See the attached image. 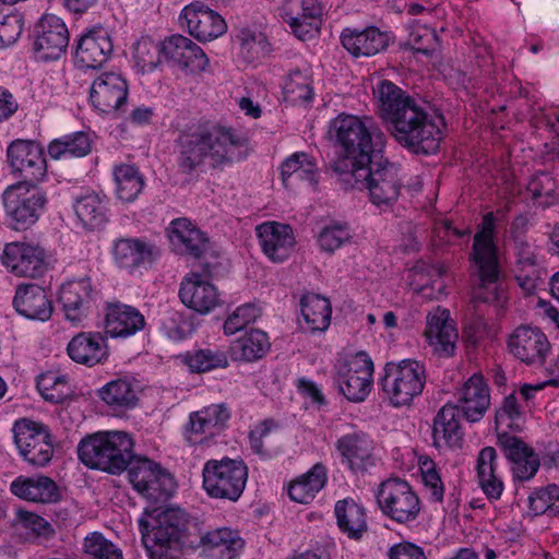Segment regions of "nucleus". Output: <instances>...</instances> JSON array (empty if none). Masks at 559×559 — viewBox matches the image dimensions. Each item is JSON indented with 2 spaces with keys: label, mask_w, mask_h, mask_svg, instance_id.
Listing matches in <instances>:
<instances>
[{
  "label": "nucleus",
  "mask_w": 559,
  "mask_h": 559,
  "mask_svg": "<svg viewBox=\"0 0 559 559\" xmlns=\"http://www.w3.org/2000/svg\"><path fill=\"white\" fill-rule=\"evenodd\" d=\"M373 95L380 117L396 142L415 154L438 151L442 139L441 119L429 115L417 99L389 80H379Z\"/></svg>",
  "instance_id": "f257e3e1"
},
{
  "label": "nucleus",
  "mask_w": 559,
  "mask_h": 559,
  "mask_svg": "<svg viewBox=\"0 0 559 559\" xmlns=\"http://www.w3.org/2000/svg\"><path fill=\"white\" fill-rule=\"evenodd\" d=\"M245 145L246 139L233 128L202 127L180 135L177 165L183 174H192L205 163L222 169L240 159L239 150Z\"/></svg>",
  "instance_id": "f03ea898"
},
{
  "label": "nucleus",
  "mask_w": 559,
  "mask_h": 559,
  "mask_svg": "<svg viewBox=\"0 0 559 559\" xmlns=\"http://www.w3.org/2000/svg\"><path fill=\"white\" fill-rule=\"evenodd\" d=\"M189 515L180 508L145 511L139 519L144 547L151 559H179L190 547Z\"/></svg>",
  "instance_id": "7ed1b4c3"
},
{
  "label": "nucleus",
  "mask_w": 559,
  "mask_h": 559,
  "mask_svg": "<svg viewBox=\"0 0 559 559\" xmlns=\"http://www.w3.org/2000/svg\"><path fill=\"white\" fill-rule=\"evenodd\" d=\"M329 136L341 151L361 162L381 157L385 147V134L370 119L341 114L331 120Z\"/></svg>",
  "instance_id": "20e7f679"
},
{
  "label": "nucleus",
  "mask_w": 559,
  "mask_h": 559,
  "mask_svg": "<svg viewBox=\"0 0 559 559\" xmlns=\"http://www.w3.org/2000/svg\"><path fill=\"white\" fill-rule=\"evenodd\" d=\"M78 456L90 468L118 475L133 457V440L123 431H99L79 442Z\"/></svg>",
  "instance_id": "39448f33"
},
{
  "label": "nucleus",
  "mask_w": 559,
  "mask_h": 559,
  "mask_svg": "<svg viewBox=\"0 0 559 559\" xmlns=\"http://www.w3.org/2000/svg\"><path fill=\"white\" fill-rule=\"evenodd\" d=\"M496 219L493 213L483 217L481 229L474 237L472 260L478 269L480 285L475 298L485 302L499 301L503 290L498 285L499 262L497 247L493 243Z\"/></svg>",
  "instance_id": "423d86ee"
},
{
  "label": "nucleus",
  "mask_w": 559,
  "mask_h": 559,
  "mask_svg": "<svg viewBox=\"0 0 559 559\" xmlns=\"http://www.w3.org/2000/svg\"><path fill=\"white\" fill-rule=\"evenodd\" d=\"M426 381V367L421 361L402 359L385 364L380 384L390 405L402 407L423 393Z\"/></svg>",
  "instance_id": "0eeeda50"
},
{
  "label": "nucleus",
  "mask_w": 559,
  "mask_h": 559,
  "mask_svg": "<svg viewBox=\"0 0 559 559\" xmlns=\"http://www.w3.org/2000/svg\"><path fill=\"white\" fill-rule=\"evenodd\" d=\"M202 487L215 499L237 501L248 480V467L242 460L223 457L209 460L202 469Z\"/></svg>",
  "instance_id": "6e6552de"
},
{
  "label": "nucleus",
  "mask_w": 559,
  "mask_h": 559,
  "mask_svg": "<svg viewBox=\"0 0 559 559\" xmlns=\"http://www.w3.org/2000/svg\"><path fill=\"white\" fill-rule=\"evenodd\" d=\"M2 202L11 228L25 230L44 213L47 197L37 185L16 182L3 191Z\"/></svg>",
  "instance_id": "1a4fd4ad"
},
{
  "label": "nucleus",
  "mask_w": 559,
  "mask_h": 559,
  "mask_svg": "<svg viewBox=\"0 0 559 559\" xmlns=\"http://www.w3.org/2000/svg\"><path fill=\"white\" fill-rule=\"evenodd\" d=\"M334 383L349 402H364L373 384V361L366 352L338 359L334 365Z\"/></svg>",
  "instance_id": "9d476101"
},
{
  "label": "nucleus",
  "mask_w": 559,
  "mask_h": 559,
  "mask_svg": "<svg viewBox=\"0 0 559 559\" xmlns=\"http://www.w3.org/2000/svg\"><path fill=\"white\" fill-rule=\"evenodd\" d=\"M401 169L386 158H373L367 170L358 173L364 177L358 190H368L369 200L380 209L391 207L399 199L403 187Z\"/></svg>",
  "instance_id": "9b49d317"
},
{
  "label": "nucleus",
  "mask_w": 559,
  "mask_h": 559,
  "mask_svg": "<svg viewBox=\"0 0 559 559\" xmlns=\"http://www.w3.org/2000/svg\"><path fill=\"white\" fill-rule=\"evenodd\" d=\"M381 512L399 524L417 520L421 502L413 487L404 479L394 477L382 481L377 492Z\"/></svg>",
  "instance_id": "f8f14e48"
},
{
  "label": "nucleus",
  "mask_w": 559,
  "mask_h": 559,
  "mask_svg": "<svg viewBox=\"0 0 559 559\" xmlns=\"http://www.w3.org/2000/svg\"><path fill=\"white\" fill-rule=\"evenodd\" d=\"M128 477L133 489L151 502H165L175 491L173 475L159 463L147 457L131 460Z\"/></svg>",
  "instance_id": "ddd939ff"
},
{
  "label": "nucleus",
  "mask_w": 559,
  "mask_h": 559,
  "mask_svg": "<svg viewBox=\"0 0 559 559\" xmlns=\"http://www.w3.org/2000/svg\"><path fill=\"white\" fill-rule=\"evenodd\" d=\"M14 442L20 454L31 465L46 466L53 456V445L48 429L27 418L15 421Z\"/></svg>",
  "instance_id": "4468645a"
},
{
  "label": "nucleus",
  "mask_w": 559,
  "mask_h": 559,
  "mask_svg": "<svg viewBox=\"0 0 559 559\" xmlns=\"http://www.w3.org/2000/svg\"><path fill=\"white\" fill-rule=\"evenodd\" d=\"M1 261L10 273L29 278L43 276L49 266L46 250L38 243L25 241L7 243Z\"/></svg>",
  "instance_id": "2eb2a0df"
},
{
  "label": "nucleus",
  "mask_w": 559,
  "mask_h": 559,
  "mask_svg": "<svg viewBox=\"0 0 559 559\" xmlns=\"http://www.w3.org/2000/svg\"><path fill=\"white\" fill-rule=\"evenodd\" d=\"M7 156L12 171L23 180L37 185L47 175V163L39 143L29 140H15L8 150Z\"/></svg>",
  "instance_id": "dca6fc26"
},
{
  "label": "nucleus",
  "mask_w": 559,
  "mask_h": 559,
  "mask_svg": "<svg viewBox=\"0 0 559 559\" xmlns=\"http://www.w3.org/2000/svg\"><path fill=\"white\" fill-rule=\"evenodd\" d=\"M97 295L96 287L87 276L63 283L59 289L58 300L64 318L74 324L81 323L90 314Z\"/></svg>",
  "instance_id": "f3484780"
},
{
  "label": "nucleus",
  "mask_w": 559,
  "mask_h": 559,
  "mask_svg": "<svg viewBox=\"0 0 559 559\" xmlns=\"http://www.w3.org/2000/svg\"><path fill=\"white\" fill-rule=\"evenodd\" d=\"M509 353L526 365H543L550 352L545 333L536 326L521 324L507 341Z\"/></svg>",
  "instance_id": "a211bd4d"
},
{
  "label": "nucleus",
  "mask_w": 559,
  "mask_h": 559,
  "mask_svg": "<svg viewBox=\"0 0 559 559\" xmlns=\"http://www.w3.org/2000/svg\"><path fill=\"white\" fill-rule=\"evenodd\" d=\"M69 44V32L64 22L53 15H44L34 31L33 49L43 61L56 60L62 56Z\"/></svg>",
  "instance_id": "6ab92c4d"
},
{
  "label": "nucleus",
  "mask_w": 559,
  "mask_h": 559,
  "mask_svg": "<svg viewBox=\"0 0 559 559\" xmlns=\"http://www.w3.org/2000/svg\"><path fill=\"white\" fill-rule=\"evenodd\" d=\"M335 449L341 456L342 464L353 473H365L377 464L374 442L364 431L343 435L336 440Z\"/></svg>",
  "instance_id": "aec40b11"
},
{
  "label": "nucleus",
  "mask_w": 559,
  "mask_h": 559,
  "mask_svg": "<svg viewBox=\"0 0 559 559\" xmlns=\"http://www.w3.org/2000/svg\"><path fill=\"white\" fill-rule=\"evenodd\" d=\"M127 80L116 72H104L94 79L90 88L92 105L104 114L119 111L127 104Z\"/></svg>",
  "instance_id": "412c9836"
},
{
  "label": "nucleus",
  "mask_w": 559,
  "mask_h": 559,
  "mask_svg": "<svg viewBox=\"0 0 559 559\" xmlns=\"http://www.w3.org/2000/svg\"><path fill=\"white\" fill-rule=\"evenodd\" d=\"M322 5L318 0H284L281 16L300 40H307L319 32Z\"/></svg>",
  "instance_id": "4be33fe9"
},
{
  "label": "nucleus",
  "mask_w": 559,
  "mask_h": 559,
  "mask_svg": "<svg viewBox=\"0 0 559 559\" xmlns=\"http://www.w3.org/2000/svg\"><path fill=\"white\" fill-rule=\"evenodd\" d=\"M180 19L186 23L189 34L199 41H211L227 31L223 16L201 1L186 5Z\"/></svg>",
  "instance_id": "5701e85b"
},
{
  "label": "nucleus",
  "mask_w": 559,
  "mask_h": 559,
  "mask_svg": "<svg viewBox=\"0 0 559 559\" xmlns=\"http://www.w3.org/2000/svg\"><path fill=\"white\" fill-rule=\"evenodd\" d=\"M425 336L436 355L440 357L454 355L459 334L448 309L437 307L427 314Z\"/></svg>",
  "instance_id": "b1692460"
},
{
  "label": "nucleus",
  "mask_w": 559,
  "mask_h": 559,
  "mask_svg": "<svg viewBox=\"0 0 559 559\" xmlns=\"http://www.w3.org/2000/svg\"><path fill=\"white\" fill-rule=\"evenodd\" d=\"M498 445L511 464L514 479L525 481L535 476L540 466L539 457L523 440L502 433L498 436Z\"/></svg>",
  "instance_id": "393cba45"
},
{
  "label": "nucleus",
  "mask_w": 559,
  "mask_h": 559,
  "mask_svg": "<svg viewBox=\"0 0 559 559\" xmlns=\"http://www.w3.org/2000/svg\"><path fill=\"white\" fill-rule=\"evenodd\" d=\"M263 253L273 262L285 261L296 245L293 228L278 222H265L255 227Z\"/></svg>",
  "instance_id": "a878e982"
},
{
  "label": "nucleus",
  "mask_w": 559,
  "mask_h": 559,
  "mask_svg": "<svg viewBox=\"0 0 559 559\" xmlns=\"http://www.w3.org/2000/svg\"><path fill=\"white\" fill-rule=\"evenodd\" d=\"M104 311V331L110 337L127 338L145 328V317L135 307L111 302L106 305Z\"/></svg>",
  "instance_id": "bb28decb"
},
{
  "label": "nucleus",
  "mask_w": 559,
  "mask_h": 559,
  "mask_svg": "<svg viewBox=\"0 0 559 559\" xmlns=\"http://www.w3.org/2000/svg\"><path fill=\"white\" fill-rule=\"evenodd\" d=\"M228 409L221 404L211 405L190 415L185 437L190 444H202L219 433L229 419Z\"/></svg>",
  "instance_id": "cd10ccee"
},
{
  "label": "nucleus",
  "mask_w": 559,
  "mask_h": 559,
  "mask_svg": "<svg viewBox=\"0 0 559 559\" xmlns=\"http://www.w3.org/2000/svg\"><path fill=\"white\" fill-rule=\"evenodd\" d=\"M164 56L190 73L206 70L209 58L202 48L183 35H171L164 40Z\"/></svg>",
  "instance_id": "c85d7f7f"
},
{
  "label": "nucleus",
  "mask_w": 559,
  "mask_h": 559,
  "mask_svg": "<svg viewBox=\"0 0 559 559\" xmlns=\"http://www.w3.org/2000/svg\"><path fill=\"white\" fill-rule=\"evenodd\" d=\"M179 298L188 308L202 314L211 312L219 305L217 288L197 273L182 280Z\"/></svg>",
  "instance_id": "c756f323"
},
{
  "label": "nucleus",
  "mask_w": 559,
  "mask_h": 559,
  "mask_svg": "<svg viewBox=\"0 0 559 559\" xmlns=\"http://www.w3.org/2000/svg\"><path fill=\"white\" fill-rule=\"evenodd\" d=\"M12 305L19 314L43 322L51 318L53 310L46 289L33 283L16 287Z\"/></svg>",
  "instance_id": "7c9ffc66"
},
{
  "label": "nucleus",
  "mask_w": 559,
  "mask_h": 559,
  "mask_svg": "<svg viewBox=\"0 0 559 559\" xmlns=\"http://www.w3.org/2000/svg\"><path fill=\"white\" fill-rule=\"evenodd\" d=\"M490 405L489 388L479 373L467 379L459 391L457 407L467 421H479Z\"/></svg>",
  "instance_id": "2f4dec72"
},
{
  "label": "nucleus",
  "mask_w": 559,
  "mask_h": 559,
  "mask_svg": "<svg viewBox=\"0 0 559 559\" xmlns=\"http://www.w3.org/2000/svg\"><path fill=\"white\" fill-rule=\"evenodd\" d=\"M111 52L112 43L107 29L95 27L79 40L75 60L82 68L96 69L107 61Z\"/></svg>",
  "instance_id": "473e14b6"
},
{
  "label": "nucleus",
  "mask_w": 559,
  "mask_h": 559,
  "mask_svg": "<svg viewBox=\"0 0 559 559\" xmlns=\"http://www.w3.org/2000/svg\"><path fill=\"white\" fill-rule=\"evenodd\" d=\"M69 357L88 367L104 362L109 355L106 337L99 332H80L67 346Z\"/></svg>",
  "instance_id": "72a5a7b5"
},
{
  "label": "nucleus",
  "mask_w": 559,
  "mask_h": 559,
  "mask_svg": "<svg viewBox=\"0 0 559 559\" xmlns=\"http://www.w3.org/2000/svg\"><path fill=\"white\" fill-rule=\"evenodd\" d=\"M389 39L388 34L377 27L345 28L341 34L343 47L356 58L379 53L388 47Z\"/></svg>",
  "instance_id": "f704fd0d"
},
{
  "label": "nucleus",
  "mask_w": 559,
  "mask_h": 559,
  "mask_svg": "<svg viewBox=\"0 0 559 559\" xmlns=\"http://www.w3.org/2000/svg\"><path fill=\"white\" fill-rule=\"evenodd\" d=\"M115 262L130 273L146 267L153 261V247L139 238H121L112 247Z\"/></svg>",
  "instance_id": "c9c22d12"
},
{
  "label": "nucleus",
  "mask_w": 559,
  "mask_h": 559,
  "mask_svg": "<svg viewBox=\"0 0 559 559\" xmlns=\"http://www.w3.org/2000/svg\"><path fill=\"white\" fill-rule=\"evenodd\" d=\"M460 409L451 403H447L437 414L433 420L432 438L436 448H455L462 440L460 428Z\"/></svg>",
  "instance_id": "e433bc0d"
},
{
  "label": "nucleus",
  "mask_w": 559,
  "mask_h": 559,
  "mask_svg": "<svg viewBox=\"0 0 559 559\" xmlns=\"http://www.w3.org/2000/svg\"><path fill=\"white\" fill-rule=\"evenodd\" d=\"M10 489L14 496L32 502L51 503L59 498L56 483L46 476H20L11 483Z\"/></svg>",
  "instance_id": "4c0bfd02"
},
{
  "label": "nucleus",
  "mask_w": 559,
  "mask_h": 559,
  "mask_svg": "<svg viewBox=\"0 0 559 559\" xmlns=\"http://www.w3.org/2000/svg\"><path fill=\"white\" fill-rule=\"evenodd\" d=\"M445 274L442 265L417 263L409 270V284L414 292L429 299H438L444 294L445 285L441 277Z\"/></svg>",
  "instance_id": "58836bf2"
},
{
  "label": "nucleus",
  "mask_w": 559,
  "mask_h": 559,
  "mask_svg": "<svg viewBox=\"0 0 559 559\" xmlns=\"http://www.w3.org/2000/svg\"><path fill=\"white\" fill-rule=\"evenodd\" d=\"M205 550L214 551L219 559H236L245 546L238 531L229 527H219L206 532L200 538Z\"/></svg>",
  "instance_id": "ea45409f"
},
{
  "label": "nucleus",
  "mask_w": 559,
  "mask_h": 559,
  "mask_svg": "<svg viewBox=\"0 0 559 559\" xmlns=\"http://www.w3.org/2000/svg\"><path fill=\"white\" fill-rule=\"evenodd\" d=\"M334 513L338 528L349 538L359 539L367 531L366 510L353 498L338 500Z\"/></svg>",
  "instance_id": "a19ab883"
},
{
  "label": "nucleus",
  "mask_w": 559,
  "mask_h": 559,
  "mask_svg": "<svg viewBox=\"0 0 559 559\" xmlns=\"http://www.w3.org/2000/svg\"><path fill=\"white\" fill-rule=\"evenodd\" d=\"M169 238L181 253L195 258L200 257L206 248L204 234L187 218H177L171 222Z\"/></svg>",
  "instance_id": "79ce46f5"
},
{
  "label": "nucleus",
  "mask_w": 559,
  "mask_h": 559,
  "mask_svg": "<svg viewBox=\"0 0 559 559\" xmlns=\"http://www.w3.org/2000/svg\"><path fill=\"white\" fill-rule=\"evenodd\" d=\"M326 480V467L321 463H317L307 473L290 483L288 495L292 500L307 504L325 486Z\"/></svg>",
  "instance_id": "37998d69"
},
{
  "label": "nucleus",
  "mask_w": 559,
  "mask_h": 559,
  "mask_svg": "<svg viewBox=\"0 0 559 559\" xmlns=\"http://www.w3.org/2000/svg\"><path fill=\"white\" fill-rule=\"evenodd\" d=\"M497 452L492 447H485L477 457L478 484L490 500H498L503 491V483L496 475Z\"/></svg>",
  "instance_id": "c03bdc74"
},
{
  "label": "nucleus",
  "mask_w": 559,
  "mask_h": 559,
  "mask_svg": "<svg viewBox=\"0 0 559 559\" xmlns=\"http://www.w3.org/2000/svg\"><path fill=\"white\" fill-rule=\"evenodd\" d=\"M269 336L265 332L252 329L230 345V356L234 360L254 361L262 358L270 349Z\"/></svg>",
  "instance_id": "a18cd8bd"
},
{
  "label": "nucleus",
  "mask_w": 559,
  "mask_h": 559,
  "mask_svg": "<svg viewBox=\"0 0 559 559\" xmlns=\"http://www.w3.org/2000/svg\"><path fill=\"white\" fill-rule=\"evenodd\" d=\"M282 179L285 186L290 181H307L316 187L318 183V166L316 159L304 152L294 153L281 166Z\"/></svg>",
  "instance_id": "49530a36"
},
{
  "label": "nucleus",
  "mask_w": 559,
  "mask_h": 559,
  "mask_svg": "<svg viewBox=\"0 0 559 559\" xmlns=\"http://www.w3.org/2000/svg\"><path fill=\"white\" fill-rule=\"evenodd\" d=\"M75 215L86 229H95L107 222V207L95 192L83 194L73 204Z\"/></svg>",
  "instance_id": "de8ad7c7"
},
{
  "label": "nucleus",
  "mask_w": 559,
  "mask_h": 559,
  "mask_svg": "<svg viewBox=\"0 0 559 559\" xmlns=\"http://www.w3.org/2000/svg\"><path fill=\"white\" fill-rule=\"evenodd\" d=\"M116 194L122 202H133L142 192L145 180L138 167L120 164L114 167Z\"/></svg>",
  "instance_id": "09e8293b"
},
{
  "label": "nucleus",
  "mask_w": 559,
  "mask_h": 559,
  "mask_svg": "<svg viewBox=\"0 0 559 559\" xmlns=\"http://www.w3.org/2000/svg\"><path fill=\"white\" fill-rule=\"evenodd\" d=\"M92 150L90 135L84 132L66 134L52 140L48 145V154L52 159L83 157Z\"/></svg>",
  "instance_id": "8fccbe9b"
},
{
  "label": "nucleus",
  "mask_w": 559,
  "mask_h": 559,
  "mask_svg": "<svg viewBox=\"0 0 559 559\" xmlns=\"http://www.w3.org/2000/svg\"><path fill=\"white\" fill-rule=\"evenodd\" d=\"M285 102L290 105H306L313 98L311 75L307 69H295L290 71L283 85Z\"/></svg>",
  "instance_id": "3c124183"
},
{
  "label": "nucleus",
  "mask_w": 559,
  "mask_h": 559,
  "mask_svg": "<svg viewBox=\"0 0 559 559\" xmlns=\"http://www.w3.org/2000/svg\"><path fill=\"white\" fill-rule=\"evenodd\" d=\"M301 314L311 331H324L331 321V304L329 299L316 294L301 298Z\"/></svg>",
  "instance_id": "603ef678"
},
{
  "label": "nucleus",
  "mask_w": 559,
  "mask_h": 559,
  "mask_svg": "<svg viewBox=\"0 0 559 559\" xmlns=\"http://www.w3.org/2000/svg\"><path fill=\"white\" fill-rule=\"evenodd\" d=\"M102 400L116 408H132L138 403L136 388L128 379H117L108 382L100 390Z\"/></svg>",
  "instance_id": "864d4df0"
},
{
  "label": "nucleus",
  "mask_w": 559,
  "mask_h": 559,
  "mask_svg": "<svg viewBox=\"0 0 559 559\" xmlns=\"http://www.w3.org/2000/svg\"><path fill=\"white\" fill-rule=\"evenodd\" d=\"M369 162L358 160V158H354L350 154L342 152L331 167L343 182L345 189H358L364 179V177L358 176V173L367 170Z\"/></svg>",
  "instance_id": "5fc2aeb1"
},
{
  "label": "nucleus",
  "mask_w": 559,
  "mask_h": 559,
  "mask_svg": "<svg viewBox=\"0 0 559 559\" xmlns=\"http://www.w3.org/2000/svg\"><path fill=\"white\" fill-rule=\"evenodd\" d=\"M82 552L86 559H124L121 548L100 532H92L84 537Z\"/></svg>",
  "instance_id": "6e6d98bb"
},
{
  "label": "nucleus",
  "mask_w": 559,
  "mask_h": 559,
  "mask_svg": "<svg viewBox=\"0 0 559 559\" xmlns=\"http://www.w3.org/2000/svg\"><path fill=\"white\" fill-rule=\"evenodd\" d=\"M185 364L192 372H207L217 368H226L228 359L224 352L219 349H198L187 353L183 358Z\"/></svg>",
  "instance_id": "4d7b16f0"
},
{
  "label": "nucleus",
  "mask_w": 559,
  "mask_h": 559,
  "mask_svg": "<svg viewBox=\"0 0 559 559\" xmlns=\"http://www.w3.org/2000/svg\"><path fill=\"white\" fill-rule=\"evenodd\" d=\"M164 55V40L156 43L145 37L141 38L134 46L133 58L141 72H152L160 62Z\"/></svg>",
  "instance_id": "13d9d810"
},
{
  "label": "nucleus",
  "mask_w": 559,
  "mask_h": 559,
  "mask_svg": "<svg viewBox=\"0 0 559 559\" xmlns=\"http://www.w3.org/2000/svg\"><path fill=\"white\" fill-rule=\"evenodd\" d=\"M352 231L347 224L333 223L319 233L317 241L320 249L333 253L352 240Z\"/></svg>",
  "instance_id": "bf43d9fd"
},
{
  "label": "nucleus",
  "mask_w": 559,
  "mask_h": 559,
  "mask_svg": "<svg viewBox=\"0 0 559 559\" xmlns=\"http://www.w3.org/2000/svg\"><path fill=\"white\" fill-rule=\"evenodd\" d=\"M425 489L432 502H442L444 497V484L435 462L428 457L419 459Z\"/></svg>",
  "instance_id": "052dcab7"
},
{
  "label": "nucleus",
  "mask_w": 559,
  "mask_h": 559,
  "mask_svg": "<svg viewBox=\"0 0 559 559\" xmlns=\"http://www.w3.org/2000/svg\"><path fill=\"white\" fill-rule=\"evenodd\" d=\"M559 500V487L557 485H549L539 488L531 493L528 497L530 511L534 515H542L549 512L552 515L558 514L556 502Z\"/></svg>",
  "instance_id": "680f3d73"
},
{
  "label": "nucleus",
  "mask_w": 559,
  "mask_h": 559,
  "mask_svg": "<svg viewBox=\"0 0 559 559\" xmlns=\"http://www.w3.org/2000/svg\"><path fill=\"white\" fill-rule=\"evenodd\" d=\"M17 518L16 530L25 531L29 539L48 538L55 533L51 525L44 518L35 513L19 511Z\"/></svg>",
  "instance_id": "e2e57ef3"
},
{
  "label": "nucleus",
  "mask_w": 559,
  "mask_h": 559,
  "mask_svg": "<svg viewBox=\"0 0 559 559\" xmlns=\"http://www.w3.org/2000/svg\"><path fill=\"white\" fill-rule=\"evenodd\" d=\"M240 50L249 61H255L267 56L271 46L263 33L242 32L240 36Z\"/></svg>",
  "instance_id": "0e129e2a"
},
{
  "label": "nucleus",
  "mask_w": 559,
  "mask_h": 559,
  "mask_svg": "<svg viewBox=\"0 0 559 559\" xmlns=\"http://www.w3.org/2000/svg\"><path fill=\"white\" fill-rule=\"evenodd\" d=\"M513 272L516 283L526 295L533 294L547 276L546 270L538 262Z\"/></svg>",
  "instance_id": "69168bd1"
},
{
  "label": "nucleus",
  "mask_w": 559,
  "mask_h": 559,
  "mask_svg": "<svg viewBox=\"0 0 559 559\" xmlns=\"http://www.w3.org/2000/svg\"><path fill=\"white\" fill-rule=\"evenodd\" d=\"M259 309L250 304L238 307L225 321L224 332L233 335L246 328L249 323L254 322L259 317Z\"/></svg>",
  "instance_id": "338daca9"
},
{
  "label": "nucleus",
  "mask_w": 559,
  "mask_h": 559,
  "mask_svg": "<svg viewBox=\"0 0 559 559\" xmlns=\"http://www.w3.org/2000/svg\"><path fill=\"white\" fill-rule=\"evenodd\" d=\"M164 334L173 341H181L191 332L190 322L178 311H168L162 320Z\"/></svg>",
  "instance_id": "774afa93"
}]
</instances>
